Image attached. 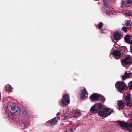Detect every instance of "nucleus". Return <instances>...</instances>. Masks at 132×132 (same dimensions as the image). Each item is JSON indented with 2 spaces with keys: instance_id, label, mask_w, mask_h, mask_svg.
<instances>
[{
  "instance_id": "1",
  "label": "nucleus",
  "mask_w": 132,
  "mask_h": 132,
  "mask_svg": "<svg viewBox=\"0 0 132 132\" xmlns=\"http://www.w3.org/2000/svg\"><path fill=\"white\" fill-rule=\"evenodd\" d=\"M115 86L118 91L121 93H123L124 90L126 89L127 88L126 84L121 81L117 82Z\"/></svg>"
},
{
  "instance_id": "2",
  "label": "nucleus",
  "mask_w": 132,
  "mask_h": 132,
  "mask_svg": "<svg viewBox=\"0 0 132 132\" xmlns=\"http://www.w3.org/2000/svg\"><path fill=\"white\" fill-rule=\"evenodd\" d=\"M110 109L106 108H104L102 110L100 111L98 113L99 116L104 118L106 117L110 114L113 112V111L112 110L111 111H110Z\"/></svg>"
},
{
  "instance_id": "3",
  "label": "nucleus",
  "mask_w": 132,
  "mask_h": 132,
  "mask_svg": "<svg viewBox=\"0 0 132 132\" xmlns=\"http://www.w3.org/2000/svg\"><path fill=\"white\" fill-rule=\"evenodd\" d=\"M70 100L69 97L67 95L64 94L63 96V98L59 101V104L60 106L64 107L69 103Z\"/></svg>"
},
{
  "instance_id": "4",
  "label": "nucleus",
  "mask_w": 132,
  "mask_h": 132,
  "mask_svg": "<svg viewBox=\"0 0 132 132\" xmlns=\"http://www.w3.org/2000/svg\"><path fill=\"white\" fill-rule=\"evenodd\" d=\"M120 61L122 65L125 67V65L132 64V59L128 56H126L123 59H121Z\"/></svg>"
},
{
  "instance_id": "5",
  "label": "nucleus",
  "mask_w": 132,
  "mask_h": 132,
  "mask_svg": "<svg viewBox=\"0 0 132 132\" xmlns=\"http://www.w3.org/2000/svg\"><path fill=\"white\" fill-rule=\"evenodd\" d=\"M103 105L100 103L95 104L91 108L90 111L93 113L102 109Z\"/></svg>"
},
{
  "instance_id": "6",
  "label": "nucleus",
  "mask_w": 132,
  "mask_h": 132,
  "mask_svg": "<svg viewBox=\"0 0 132 132\" xmlns=\"http://www.w3.org/2000/svg\"><path fill=\"white\" fill-rule=\"evenodd\" d=\"M122 35V34L121 32L117 31L113 33V39L116 40H118L120 39Z\"/></svg>"
},
{
  "instance_id": "7",
  "label": "nucleus",
  "mask_w": 132,
  "mask_h": 132,
  "mask_svg": "<svg viewBox=\"0 0 132 132\" xmlns=\"http://www.w3.org/2000/svg\"><path fill=\"white\" fill-rule=\"evenodd\" d=\"M100 96L99 94L97 93H94L92 95L89 97L90 99L93 101H99V97Z\"/></svg>"
},
{
  "instance_id": "8",
  "label": "nucleus",
  "mask_w": 132,
  "mask_h": 132,
  "mask_svg": "<svg viewBox=\"0 0 132 132\" xmlns=\"http://www.w3.org/2000/svg\"><path fill=\"white\" fill-rule=\"evenodd\" d=\"M81 93L80 95V98L82 100H85L86 99V96L85 94L87 95H88V93L87 90L85 88H84L83 90H81Z\"/></svg>"
},
{
  "instance_id": "9",
  "label": "nucleus",
  "mask_w": 132,
  "mask_h": 132,
  "mask_svg": "<svg viewBox=\"0 0 132 132\" xmlns=\"http://www.w3.org/2000/svg\"><path fill=\"white\" fill-rule=\"evenodd\" d=\"M112 54L116 58H115L116 59H118L120 58L121 53L119 50L118 51L116 50L113 51Z\"/></svg>"
},
{
  "instance_id": "10",
  "label": "nucleus",
  "mask_w": 132,
  "mask_h": 132,
  "mask_svg": "<svg viewBox=\"0 0 132 132\" xmlns=\"http://www.w3.org/2000/svg\"><path fill=\"white\" fill-rule=\"evenodd\" d=\"M118 125H120L121 127L125 128L126 129H129L128 124L126 122L120 121L119 122Z\"/></svg>"
},
{
  "instance_id": "11",
  "label": "nucleus",
  "mask_w": 132,
  "mask_h": 132,
  "mask_svg": "<svg viewBox=\"0 0 132 132\" xmlns=\"http://www.w3.org/2000/svg\"><path fill=\"white\" fill-rule=\"evenodd\" d=\"M58 120L57 118L55 117L52 120L48 121V123L50 126H53L57 123Z\"/></svg>"
},
{
  "instance_id": "12",
  "label": "nucleus",
  "mask_w": 132,
  "mask_h": 132,
  "mask_svg": "<svg viewBox=\"0 0 132 132\" xmlns=\"http://www.w3.org/2000/svg\"><path fill=\"white\" fill-rule=\"evenodd\" d=\"M117 104L119 106L118 109L119 110L120 109H123L125 106L124 103L121 100L118 101Z\"/></svg>"
},
{
  "instance_id": "13",
  "label": "nucleus",
  "mask_w": 132,
  "mask_h": 132,
  "mask_svg": "<svg viewBox=\"0 0 132 132\" xmlns=\"http://www.w3.org/2000/svg\"><path fill=\"white\" fill-rule=\"evenodd\" d=\"M109 5H107L106 6H105L106 9V13L108 14H111L113 13V11L111 9V7Z\"/></svg>"
},
{
  "instance_id": "14",
  "label": "nucleus",
  "mask_w": 132,
  "mask_h": 132,
  "mask_svg": "<svg viewBox=\"0 0 132 132\" xmlns=\"http://www.w3.org/2000/svg\"><path fill=\"white\" fill-rule=\"evenodd\" d=\"M119 50L121 52V53L122 54L128 52L127 48L126 46H121L120 47Z\"/></svg>"
},
{
  "instance_id": "15",
  "label": "nucleus",
  "mask_w": 132,
  "mask_h": 132,
  "mask_svg": "<svg viewBox=\"0 0 132 132\" xmlns=\"http://www.w3.org/2000/svg\"><path fill=\"white\" fill-rule=\"evenodd\" d=\"M67 129L65 131V132H73L75 128L74 126H72V125L67 126Z\"/></svg>"
},
{
  "instance_id": "16",
  "label": "nucleus",
  "mask_w": 132,
  "mask_h": 132,
  "mask_svg": "<svg viewBox=\"0 0 132 132\" xmlns=\"http://www.w3.org/2000/svg\"><path fill=\"white\" fill-rule=\"evenodd\" d=\"M23 116L26 118H29L30 117V113L26 110H23L22 111Z\"/></svg>"
},
{
  "instance_id": "17",
  "label": "nucleus",
  "mask_w": 132,
  "mask_h": 132,
  "mask_svg": "<svg viewBox=\"0 0 132 132\" xmlns=\"http://www.w3.org/2000/svg\"><path fill=\"white\" fill-rule=\"evenodd\" d=\"M131 74V73H128L127 72H126L125 75H124L122 76V79L123 80H125L128 78Z\"/></svg>"
},
{
  "instance_id": "18",
  "label": "nucleus",
  "mask_w": 132,
  "mask_h": 132,
  "mask_svg": "<svg viewBox=\"0 0 132 132\" xmlns=\"http://www.w3.org/2000/svg\"><path fill=\"white\" fill-rule=\"evenodd\" d=\"M130 36L128 35H126L124 38L125 40L126 43H129L130 41Z\"/></svg>"
},
{
  "instance_id": "19",
  "label": "nucleus",
  "mask_w": 132,
  "mask_h": 132,
  "mask_svg": "<svg viewBox=\"0 0 132 132\" xmlns=\"http://www.w3.org/2000/svg\"><path fill=\"white\" fill-rule=\"evenodd\" d=\"M11 109L12 111H13L14 113H16L18 112V109L17 107L15 106H11Z\"/></svg>"
},
{
  "instance_id": "20",
  "label": "nucleus",
  "mask_w": 132,
  "mask_h": 132,
  "mask_svg": "<svg viewBox=\"0 0 132 132\" xmlns=\"http://www.w3.org/2000/svg\"><path fill=\"white\" fill-rule=\"evenodd\" d=\"M122 5L123 6H125L127 7H128L130 6L125 1H124L122 0L121 1V3Z\"/></svg>"
},
{
  "instance_id": "21",
  "label": "nucleus",
  "mask_w": 132,
  "mask_h": 132,
  "mask_svg": "<svg viewBox=\"0 0 132 132\" xmlns=\"http://www.w3.org/2000/svg\"><path fill=\"white\" fill-rule=\"evenodd\" d=\"M5 90L7 92H9L11 90V86L9 85H7L5 86Z\"/></svg>"
},
{
  "instance_id": "22",
  "label": "nucleus",
  "mask_w": 132,
  "mask_h": 132,
  "mask_svg": "<svg viewBox=\"0 0 132 132\" xmlns=\"http://www.w3.org/2000/svg\"><path fill=\"white\" fill-rule=\"evenodd\" d=\"M73 114L74 117H78L80 115V113L79 112H76V111H73Z\"/></svg>"
},
{
  "instance_id": "23",
  "label": "nucleus",
  "mask_w": 132,
  "mask_h": 132,
  "mask_svg": "<svg viewBox=\"0 0 132 132\" xmlns=\"http://www.w3.org/2000/svg\"><path fill=\"white\" fill-rule=\"evenodd\" d=\"M130 95L129 94H128L126 96L125 98V100L126 102L130 101Z\"/></svg>"
},
{
  "instance_id": "24",
  "label": "nucleus",
  "mask_w": 132,
  "mask_h": 132,
  "mask_svg": "<svg viewBox=\"0 0 132 132\" xmlns=\"http://www.w3.org/2000/svg\"><path fill=\"white\" fill-rule=\"evenodd\" d=\"M131 20H128L125 22V25L126 26H130L131 25Z\"/></svg>"
},
{
  "instance_id": "25",
  "label": "nucleus",
  "mask_w": 132,
  "mask_h": 132,
  "mask_svg": "<svg viewBox=\"0 0 132 132\" xmlns=\"http://www.w3.org/2000/svg\"><path fill=\"white\" fill-rule=\"evenodd\" d=\"M100 96L99 97V101L101 100L103 102H105V99L104 97L102 95L99 94Z\"/></svg>"
},
{
  "instance_id": "26",
  "label": "nucleus",
  "mask_w": 132,
  "mask_h": 132,
  "mask_svg": "<svg viewBox=\"0 0 132 132\" xmlns=\"http://www.w3.org/2000/svg\"><path fill=\"white\" fill-rule=\"evenodd\" d=\"M128 87L129 89L132 90V80L129 83Z\"/></svg>"
},
{
  "instance_id": "27",
  "label": "nucleus",
  "mask_w": 132,
  "mask_h": 132,
  "mask_svg": "<svg viewBox=\"0 0 132 132\" xmlns=\"http://www.w3.org/2000/svg\"><path fill=\"white\" fill-rule=\"evenodd\" d=\"M103 25V23L102 22H100L99 23V24H98V29H100L102 27Z\"/></svg>"
},
{
  "instance_id": "28",
  "label": "nucleus",
  "mask_w": 132,
  "mask_h": 132,
  "mask_svg": "<svg viewBox=\"0 0 132 132\" xmlns=\"http://www.w3.org/2000/svg\"><path fill=\"white\" fill-rule=\"evenodd\" d=\"M126 105L127 106H130L132 105V103L130 101V100L129 101L127 102H126Z\"/></svg>"
},
{
  "instance_id": "29",
  "label": "nucleus",
  "mask_w": 132,
  "mask_h": 132,
  "mask_svg": "<svg viewBox=\"0 0 132 132\" xmlns=\"http://www.w3.org/2000/svg\"><path fill=\"white\" fill-rule=\"evenodd\" d=\"M61 118H60L62 120L63 119L66 118V116L65 114H62L61 115Z\"/></svg>"
},
{
  "instance_id": "30",
  "label": "nucleus",
  "mask_w": 132,
  "mask_h": 132,
  "mask_svg": "<svg viewBox=\"0 0 132 132\" xmlns=\"http://www.w3.org/2000/svg\"><path fill=\"white\" fill-rule=\"evenodd\" d=\"M61 113L60 112H58L56 114V116H57V119H58V120H60V119H61V118L59 116H60L61 114Z\"/></svg>"
},
{
  "instance_id": "31",
  "label": "nucleus",
  "mask_w": 132,
  "mask_h": 132,
  "mask_svg": "<svg viewBox=\"0 0 132 132\" xmlns=\"http://www.w3.org/2000/svg\"><path fill=\"white\" fill-rule=\"evenodd\" d=\"M130 6H131L132 4V1L129 0H125Z\"/></svg>"
},
{
  "instance_id": "32",
  "label": "nucleus",
  "mask_w": 132,
  "mask_h": 132,
  "mask_svg": "<svg viewBox=\"0 0 132 132\" xmlns=\"http://www.w3.org/2000/svg\"><path fill=\"white\" fill-rule=\"evenodd\" d=\"M122 30L124 32H126L127 31V30L128 29V28L126 27H123L122 28Z\"/></svg>"
},
{
  "instance_id": "33",
  "label": "nucleus",
  "mask_w": 132,
  "mask_h": 132,
  "mask_svg": "<svg viewBox=\"0 0 132 132\" xmlns=\"http://www.w3.org/2000/svg\"><path fill=\"white\" fill-rule=\"evenodd\" d=\"M105 30V29H102L101 30V33L103 34L104 33V31Z\"/></svg>"
},
{
  "instance_id": "34",
  "label": "nucleus",
  "mask_w": 132,
  "mask_h": 132,
  "mask_svg": "<svg viewBox=\"0 0 132 132\" xmlns=\"http://www.w3.org/2000/svg\"><path fill=\"white\" fill-rule=\"evenodd\" d=\"M23 124L24 126V128H26L28 126L27 125L26 123H23Z\"/></svg>"
},
{
  "instance_id": "35",
  "label": "nucleus",
  "mask_w": 132,
  "mask_h": 132,
  "mask_svg": "<svg viewBox=\"0 0 132 132\" xmlns=\"http://www.w3.org/2000/svg\"><path fill=\"white\" fill-rule=\"evenodd\" d=\"M127 130H128L129 131V132H132V129H129H129H127Z\"/></svg>"
},
{
  "instance_id": "36",
  "label": "nucleus",
  "mask_w": 132,
  "mask_h": 132,
  "mask_svg": "<svg viewBox=\"0 0 132 132\" xmlns=\"http://www.w3.org/2000/svg\"><path fill=\"white\" fill-rule=\"evenodd\" d=\"M129 126L130 127H132V122L130 123Z\"/></svg>"
},
{
  "instance_id": "37",
  "label": "nucleus",
  "mask_w": 132,
  "mask_h": 132,
  "mask_svg": "<svg viewBox=\"0 0 132 132\" xmlns=\"http://www.w3.org/2000/svg\"><path fill=\"white\" fill-rule=\"evenodd\" d=\"M129 44H132V40H130V41Z\"/></svg>"
},
{
  "instance_id": "38",
  "label": "nucleus",
  "mask_w": 132,
  "mask_h": 132,
  "mask_svg": "<svg viewBox=\"0 0 132 132\" xmlns=\"http://www.w3.org/2000/svg\"><path fill=\"white\" fill-rule=\"evenodd\" d=\"M131 53H132V51H131Z\"/></svg>"
},
{
  "instance_id": "39",
  "label": "nucleus",
  "mask_w": 132,
  "mask_h": 132,
  "mask_svg": "<svg viewBox=\"0 0 132 132\" xmlns=\"http://www.w3.org/2000/svg\"><path fill=\"white\" fill-rule=\"evenodd\" d=\"M75 126H76V125H75Z\"/></svg>"
}]
</instances>
